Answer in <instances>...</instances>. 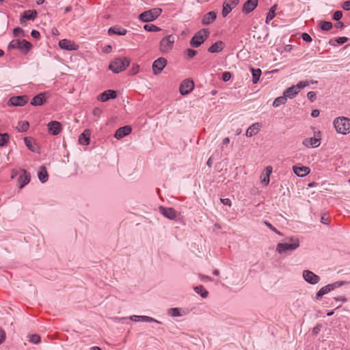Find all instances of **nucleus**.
I'll use <instances>...</instances> for the list:
<instances>
[{"label": "nucleus", "mask_w": 350, "mask_h": 350, "mask_svg": "<svg viewBox=\"0 0 350 350\" xmlns=\"http://www.w3.org/2000/svg\"><path fill=\"white\" fill-rule=\"evenodd\" d=\"M334 126L338 133L347 135L350 133V118L338 117L334 120Z\"/></svg>", "instance_id": "1"}, {"label": "nucleus", "mask_w": 350, "mask_h": 350, "mask_svg": "<svg viewBox=\"0 0 350 350\" xmlns=\"http://www.w3.org/2000/svg\"><path fill=\"white\" fill-rule=\"evenodd\" d=\"M129 64L130 59L127 57L116 58L110 63L109 69L115 73H119L124 70Z\"/></svg>", "instance_id": "2"}, {"label": "nucleus", "mask_w": 350, "mask_h": 350, "mask_svg": "<svg viewBox=\"0 0 350 350\" xmlns=\"http://www.w3.org/2000/svg\"><path fill=\"white\" fill-rule=\"evenodd\" d=\"M209 31L206 29H202L196 32L190 40L192 47L198 48L204 43L209 36Z\"/></svg>", "instance_id": "3"}, {"label": "nucleus", "mask_w": 350, "mask_h": 350, "mask_svg": "<svg viewBox=\"0 0 350 350\" xmlns=\"http://www.w3.org/2000/svg\"><path fill=\"white\" fill-rule=\"evenodd\" d=\"M32 44L25 40H13L8 45L9 49H19L23 53H27L30 51Z\"/></svg>", "instance_id": "4"}, {"label": "nucleus", "mask_w": 350, "mask_h": 350, "mask_svg": "<svg viewBox=\"0 0 350 350\" xmlns=\"http://www.w3.org/2000/svg\"><path fill=\"white\" fill-rule=\"evenodd\" d=\"M290 243H280L277 245L276 251L282 254L288 250H295L299 246V241L298 239L291 237L289 239Z\"/></svg>", "instance_id": "5"}, {"label": "nucleus", "mask_w": 350, "mask_h": 350, "mask_svg": "<svg viewBox=\"0 0 350 350\" xmlns=\"http://www.w3.org/2000/svg\"><path fill=\"white\" fill-rule=\"evenodd\" d=\"M162 10L159 8H152L142 13L139 18L142 22H152L161 15Z\"/></svg>", "instance_id": "6"}, {"label": "nucleus", "mask_w": 350, "mask_h": 350, "mask_svg": "<svg viewBox=\"0 0 350 350\" xmlns=\"http://www.w3.org/2000/svg\"><path fill=\"white\" fill-rule=\"evenodd\" d=\"M175 38L172 35L164 37L160 42L159 49L163 53H168L174 46Z\"/></svg>", "instance_id": "7"}, {"label": "nucleus", "mask_w": 350, "mask_h": 350, "mask_svg": "<svg viewBox=\"0 0 350 350\" xmlns=\"http://www.w3.org/2000/svg\"><path fill=\"white\" fill-rule=\"evenodd\" d=\"M321 133L320 131L314 133V137L306 138L303 140V145L307 148H317L321 144Z\"/></svg>", "instance_id": "8"}, {"label": "nucleus", "mask_w": 350, "mask_h": 350, "mask_svg": "<svg viewBox=\"0 0 350 350\" xmlns=\"http://www.w3.org/2000/svg\"><path fill=\"white\" fill-rule=\"evenodd\" d=\"M194 88V82L192 79H187L182 81L179 91L182 95L189 94Z\"/></svg>", "instance_id": "9"}, {"label": "nucleus", "mask_w": 350, "mask_h": 350, "mask_svg": "<svg viewBox=\"0 0 350 350\" xmlns=\"http://www.w3.org/2000/svg\"><path fill=\"white\" fill-rule=\"evenodd\" d=\"M166 65L167 60L164 57H159L154 60L152 66L154 75H157L160 74Z\"/></svg>", "instance_id": "10"}, {"label": "nucleus", "mask_w": 350, "mask_h": 350, "mask_svg": "<svg viewBox=\"0 0 350 350\" xmlns=\"http://www.w3.org/2000/svg\"><path fill=\"white\" fill-rule=\"evenodd\" d=\"M59 46L62 49L67 50V51H77L79 49V45L77 44L74 41L63 39L59 40Z\"/></svg>", "instance_id": "11"}, {"label": "nucleus", "mask_w": 350, "mask_h": 350, "mask_svg": "<svg viewBox=\"0 0 350 350\" xmlns=\"http://www.w3.org/2000/svg\"><path fill=\"white\" fill-rule=\"evenodd\" d=\"M49 132L53 135H59L62 131V124L58 121H51L47 124Z\"/></svg>", "instance_id": "12"}, {"label": "nucleus", "mask_w": 350, "mask_h": 350, "mask_svg": "<svg viewBox=\"0 0 350 350\" xmlns=\"http://www.w3.org/2000/svg\"><path fill=\"white\" fill-rule=\"evenodd\" d=\"M239 1V0H226L223 4V16L226 17L237 5Z\"/></svg>", "instance_id": "13"}, {"label": "nucleus", "mask_w": 350, "mask_h": 350, "mask_svg": "<svg viewBox=\"0 0 350 350\" xmlns=\"http://www.w3.org/2000/svg\"><path fill=\"white\" fill-rule=\"evenodd\" d=\"M303 277L306 282L312 284H315L320 280V278L317 275L308 270L304 271Z\"/></svg>", "instance_id": "14"}, {"label": "nucleus", "mask_w": 350, "mask_h": 350, "mask_svg": "<svg viewBox=\"0 0 350 350\" xmlns=\"http://www.w3.org/2000/svg\"><path fill=\"white\" fill-rule=\"evenodd\" d=\"M159 211L161 214L170 219H175L177 217V213L173 208L160 206Z\"/></svg>", "instance_id": "15"}, {"label": "nucleus", "mask_w": 350, "mask_h": 350, "mask_svg": "<svg viewBox=\"0 0 350 350\" xmlns=\"http://www.w3.org/2000/svg\"><path fill=\"white\" fill-rule=\"evenodd\" d=\"M132 131L131 126L126 125L122 127L119 128L115 133L114 137L117 139H120L124 137L129 135Z\"/></svg>", "instance_id": "16"}, {"label": "nucleus", "mask_w": 350, "mask_h": 350, "mask_svg": "<svg viewBox=\"0 0 350 350\" xmlns=\"http://www.w3.org/2000/svg\"><path fill=\"white\" fill-rule=\"evenodd\" d=\"M10 105L13 106H23L28 102L27 96H13L9 100Z\"/></svg>", "instance_id": "17"}, {"label": "nucleus", "mask_w": 350, "mask_h": 350, "mask_svg": "<svg viewBox=\"0 0 350 350\" xmlns=\"http://www.w3.org/2000/svg\"><path fill=\"white\" fill-rule=\"evenodd\" d=\"M22 174L20 175L18 182L19 183V188L22 189L26 185H27L30 182L31 176L30 174L26 171L25 170H23Z\"/></svg>", "instance_id": "18"}, {"label": "nucleus", "mask_w": 350, "mask_h": 350, "mask_svg": "<svg viewBox=\"0 0 350 350\" xmlns=\"http://www.w3.org/2000/svg\"><path fill=\"white\" fill-rule=\"evenodd\" d=\"M262 125L259 122L254 123L251 125L246 131V136L247 137H252L256 135L260 130Z\"/></svg>", "instance_id": "19"}, {"label": "nucleus", "mask_w": 350, "mask_h": 350, "mask_svg": "<svg viewBox=\"0 0 350 350\" xmlns=\"http://www.w3.org/2000/svg\"><path fill=\"white\" fill-rule=\"evenodd\" d=\"M258 0H247L243 6V12L249 13L253 11L258 5Z\"/></svg>", "instance_id": "20"}, {"label": "nucleus", "mask_w": 350, "mask_h": 350, "mask_svg": "<svg viewBox=\"0 0 350 350\" xmlns=\"http://www.w3.org/2000/svg\"><path fill=\"white\" fill-rule=\"evenodd\" d=\"M117 96V94H116V92L114 91V90H106L104 92H103L100 96V100L102 101V102H106L108 100H109L110 98H116Z\"/></svg>", "instance_id": "21"}, {"label": "nucleus", "mask_w": 350, "mask_h": 350, "mask_svg": "<svg viewBox=\"0 0 350 350\" xmlns=\"http://www.w3.org/2000/svg\"><path fill=\"white\" fill-rule=\"evenodd\" d=\"M293 170L294 173L297 176H299V177L306 176L310 172V169L308 167H306V166H301V167L293 166Z\"/></svg>", "instance_id": "22"}, {"label": "nucleus", "mask_w": 350, "mask_h": 350, "mask_svg": "<svg viewBox=\"0 0 350 350\" xmlns=\"http://www.w3.org/2000/svg\"><path fill=\"white\" fill-rule=\"evenodd\" d=\"M91 132L89 129H85L79 137V142L81 144L88 145L90 144Z\"/></svg>", "instance_id": "23"}, {"label": "nucleus", "mask_w": 350, "mask_h": 350, "mask_svg": "<svg viewBox=\"0 0 350 350\" xmlns=\"http://www.w3.org/2000/svg\"><path fill=\"white\" fill-rule=\"evenodd\" d=\"M224 46L225 44L222 41H217L208 49V51L211 53H219L224 49Z\"/></svg>", "instance_id": "24"}, {"label": "nucleus", "mask_w": 350, "mask_h": 350, "mask_svg": "<svg viewBox=\"0 0 350 350\" xmlns=\"http://www.w3.org/2000/svg\"><path fill=\"white\" fill-rule=\"evenodd\" d=\"M131 319L132 321H142L146 322H155L157 323L161 324V323L150 317L148 316H137V315H133L131 317Z\"/></svg>", "instance_id": "25"}, {"label": "nucleus", "mask_w": 350, "mask_h": 350, "mask_svg": "<svg viewBox=\"0 0 350 350\" xmlns=\"http://www.w3.org/2000/svg\"><path fill=\"white\" fill-rule=\"evenodd\" d=\"M45 100L46 98L44 94L40 93L32 98L31 104L34 106H40L45 102Z\"/></svg>", "instance_id": "26"}, {"label": "nucleus", "mask_w": 350, "mask_h": 350, "mask_svg": "<svg viewBox=\"0 0 350 350\" xmlns=\"http://www.w3.org/2000/svg\"><path fill=\"white\" fill-rule=\"evenodd\" d=\"M273 168L271 166H267L263 174L261 175V181L265 185H268L269 183V176L272 172Z\"/></svg>", "instance_id": "27"}, {"label": "nucleus", "mask_w": 350, "mask_h": 350, "mask_svg": "<svg viewBox=\"0 0 350 350\" xmlns=\"http://www.w3.org/2000/svg\"><path fill=\"white\" fill-rule=\"evenodd\" d=\"M108 33L110 36L113 34L122 36L126 33V30L118 25H115L114 27L109 29Z\"/></svg>", "instance_id": "28"}, {"label": "nucleus", "mask_w": 350, "mask_h": 350, "mask_svg": "<svg viewBox=\"0 0 350 350\" xmlns=\"http://www.w3.org/2000/svg\"><path fill=\"white\" fill-rule=\"evenodd\" d=\"M37 16V12L35 10H26L21 15V22L23 19L26 20H34Z\"/></svg>", "instance_id": "29"}, {"label": "nucleus", "mask_w": 350, "mask_h": 350, "mask_svg": "<svg viewBox=\"0 0 350 350\" xmlns=\"http://www.w3.org/2000/svg\"><path fill=\"white\" fill-rule=\"evenodd\" d=\"M299 92L297 90V88H295V85H293L284 92V95L286 98H293Z\"/></svg>", "instance_id": "30"}, {"label": "nucleus", "mask_w": 350, "mask_h": 350, "mask_svg": "<svg viewBox=\"0 0 350 350\" xmlns=\"http://www.w3.org/2000/svg\"><path fill=\"white\" fill-rule=\"evenodd\" d=\"M48 173L44 166H42L38 172V178L42 183H45L48 180Z\"/></svg>", "instance_id": "31"}, {"label": "nucleus", "mask_w": 350, "mask_h": 350, "mask_svg": "<svg viewBox=\"0 0 350 350\" xmlns=\"http://www.w3.org/2000/svg\"><path fill=\"white\" fill-rule=\"evenodd\" d=\"M217 12L211 11L206 14L202 19V22H212L216 19Z\"/></svg>", "instance_id": "32"}, {"label": "nucleus", "mask_w": 350, "mask_h": 350, "mask_svg": "<svg viewBox=\"0 0 350 350\" xmlns=\"http://www.w3.org/2000/svg\"><path fill=\"white\" fill-rule=\"evenodd\" d=\"M251 71L252 73V81L253 83L256 84L259 81L260 77L261 75V70L259 68L254 69L253 68H251Z\"/></svg>", "instance_id": "33"}, {"label": "nucleus", "mask_w": 350, "mask_h": 350, "mask_svg": "<svg viewBox=\"0 0 350 350\" xmlns=\"http://www.w3.org/2000/svg\"><path fill=\"white\" fill-rule=\"evenodd\" d=\"M317 81H299L296 85H295V88H297V90L299 92L301 89L304 88L306 86H308L310 84H314L317 83Z\"/></svg>", "instance_id": "34"}, {"label": "nucleus", "mask_w": 350, "mask_h": 350, "mask_svg": "<svg viewBox=\"0 0 350 350\" xmlns=\"http://www.w3.org/2000/svg\"><path fill=\"white\" fill-rule=\"evenodd\" d=\"M287 101L286 97L283 94L282 96H279L275 99L273 103V106L274 107H278L282 105H284Z\"/></svg>", "instance_id": "35"}, {"label": "nucleus", "mask_w": 350, "mask_h": 350, "mask_svg": "<svg viewBox=\"0 0 350 350\" xmlns=\"http://www.w3.org/2000/svg\"><path fill=\"white\" fill-rule=\"evenodd\" d=\"M29 124L27 121H21L18 123V126L16 129L18 131L25 132L27 131L29 129Z\"/></svg>", "instance_id": "36"}, {"label": "nucleus", "mask_w": 350, "mask_h": 350, "mask_svg": "<svg viewBox=\"0 0 350 350\" xmlns=\"http://www.w3.org/2000/svg\"><path fill=\"white\" fill-rule=\"evenodd\" d=\"M276 10L277 5H274L271 8L269 12L267 14L266 22L271 21L277 15V14L275 13Z\"/></svg>", "instance_id": "37"}, {"label": "nucleus", "mask_w": 350, "mask_h": 350, "mask_svg": "<svg viewBox=\"0 0 350 350\" xmlns=\"http://www.w3.org/2000/svg\"><path fill=\"white\" fill-rule=\"evenodd\" d=\"M194 291L196 293H197L198 294L200 293V295L204 298L206 297L208 294V291L204 288L203 286H199L194 287Z\"/></svg>", "instance_id": "38"}, {"label": "nucleus", "mask_w": 350, "mask_h": 350, "mask_svg": "<svg viewBox=\"0 0 350 350\" xmlns=\"http://www.w3.org/2000/svg\"><path fill=\"white\" fill-rule=\"evenodd\" d=\"M24 142L27 147L32 152H35L36 150L33 147L34 141L31 137H25Z\"/></svg>", "instance_id": "39"}, {"label": "nucleus", "mask_w": 350, "mask_h": 350, "mask_svg": "<svg viewBox=\"0 0 350 350\" xmlns=\"http://www.w3.org/2000/svg\"><path fill=\"white\" fill-rule=\"evenodd\" d=\"M331 291V289L329 286V285H326L323 287H322L317 293V298L319 299L320 297H321L322 296H323L324 295L328 293L329 292Z\"/></svg>", "instance_id": "40"}, {"label": "nucleus", "mask_w": 350, "mask_h": 350, "mask_svg": "<svg viewBox=\"0 0 350 350\" xmlns=\"http://www.w3.org/2000/svg\"><path fill=\"white\" fill-rule=\"evenodd\" d=\"M349 284V282L347 281H338L336 282H334L332 284H328L331 291L334 290L335 288H339L343 285Z\"/></svg>", "instance_id": "41"}, {"label": "nucleus", "mask_w": 350, "mask_h": 350, "mask_svg": "<svg viewBox=\"0 0 350 350\" xmlns=\"http://www.w3.org/2000/svg\"><path fill=\"white\" fill-rule=\"evenodd\" d=\"M10 139V135L8 133H0V146H5Z\"/></svg>", "instance_id": "42"}, {"label": "nucleus", "mask_w": 350, "mask_h": 350, "mask_svg": "<svg viewBox=\"0 0 350 350\" xmlns=\"http://www.w3.org/2000/svg\"><path fill=\"white\" fill-rule=\"evenodd\" d=\"M29 341L33 344H38L40 342V336L38 334L29 335Z\"/></svg>", "instance_id": "43"}, {"label": "nucleus", "mask_w": 350, "mask_h": 350, "mask_svg": "<svg viewBox=\"0 0 350 350\" xmlns=\"http://www.w3.org/2000/svg\"><path fill=\"white\" fill-rule=\"evenodd\" d=\"M185 54L188 58L190 59L193 58L197 54V51L193 49H187V50H185Z\"/></svg>", "instance_id": "44"}, {"label": "nucleus", "mask_w": 350, "mask_h": 350, "mask_svg": "<svg viewBox=\"0 0 350 350\" xmlns=\"http://www.w3.org/2000/svg\"><path fill=\"white\" fill-rule=\"evenodd\" d=\"M144 29L146 30V31H159V28L157 27V26L152 25V24H146L144 25Z\"/></svg>", "instance_id": "45"}, {"label": "nucleus", "mask_w": 350, "mask_h": 350, "mask_svg": "<svg viewBox=\"0 0 350 350\" xmlns=\"http://www.w3.org/2000/svg\"><path fill=\"white\" fill-rule=\"evenodd\" d=\"M321 28L324 31H328L332 28V23H321Z\"/></svg>", "instance_id": "46"}, {"label": "nucleus", "mask_w": 350, "mask_h": 350, "mask_svg": "<svg viewBox=\"0 0 350 350\" xmlns=\"http://www.w3.org/2000/svg\"><path fill=\"white\" fill-rule=\"evenodd\" d=\"M170 314L173 317H179L180 316V313L179 309L177 308H174L170 310Z\"/></svg>", "instance_id": "47"}, {"label": "nucleus", "mask_w": 350, "mask_h": 350, "mask_svg": "<svg viewBox=\"0 0 350 350\" xmlns=\"http://www.w3.org/2000/svg\"><path fill=\"white\" fill-rule=\"evenodd\" d=\"M342 16V13L341 11H336L334 12L333 15V19L335 21H339Z\"/></svg>", "instance_id": "48"}, {"label": "nucleus", "mask_w": 350, "mask_h": 350, "mask_svg": "<svg viewBox=\"0 0 350 350\" xmlns=\"http://www.w3.org/2000/svg\"><path fill=\"white\" fill-rule=\"evenodd\" d=\"M301 38H302L304 41H306V42H312V38H311V36H310L308 33H303L301 34Z\"/></svg>", "instance_id": "49"}, {"label": "nucleus", "mask_w": 350, "mask_h": 350, "mask_svg": "<svg viewBox=\"0 0 350 350\" xmlns=\"http://www.w3.org/2000/svg\"><path fill=\"white\" fill-rule=\"evenodd\" d=\"M6 334L5 331L0 328V345H1L5 340Z\"/></svg>", "instance_id": "50"}, {"label": "nucleus", "mask_w": 350, "mask_h": 350, "mask_svg": "<svg viewBox=\"0 0 350 350\" xmlns=\"http://www.w3.org/2000/svg\"><path fill=\"white\" fill-rule=\"evenodd\" d=\"M307 97L311 102H313L316 99V93L312 91L309 92L307 94Z\"/></svg>", "instance_id": "51"}, {"label": "nucleus", "mask_w": 350, "mask_h": 350, "mask_svg": "<svg viewBox=\"0 0 350 350\" xmlns=\"http://www.w3.org/2000/svg\"><path fill=\"white\" fill-rule=\"evenodd\" d=\"M231 78V74L229 72H224L222 74V79L224 81H228Z\"/></svg>", "instance_id": "52"}, {"label": "nucleus", "mask_w": 350, "mask_h": 350, "mask_svg": "<svg viewBox=\"0 0 350 350\" xmlns=\"http://www.w3.org/2000/svg\"><path fill=\"white\" fill-rule=\"evenodd\" d=\"M139 66L137 65V64H133L132 68H131V74L132 75H136L137 73L139 72Z\"/></svg>", "instance_id": "53"}, {"label": "nucleus", "mask_w": 350, "mask_h": 350, "mask_svg": "<svg viewBox=\"0 0 350 350\" xmlns=\"http://www.w3.org/2000/svg\"><path fill=\"white\" fill-rule=\"evenodd\" d=\"M348 40V38L347 37H339L338 38L336 39V42L338 44H344L345 42H346Z\"/></svg>", "instance_id": "54"}, {"label": "nucleus", "mask_w": 350, "mask_h": 350, "mask_svg": "<svg viewBox=\"0 0 350 350\" xmlns=\"http://www.w3.org/2000/svg\"><path fill=\"white\" fill-rule=\"evenodd\" d=\"M321 327H322L321 325H319H319H316V326L312 329V334H314V335L318 334L320 332V331H321Z\"/></svg>", "instance_id": "55"}, {"label": "nucleus", "mask_w": 350, "mask_h": 350, "mask_svg": "<svg viewBox=\"0 0 350 350\" xmlns=\"http://www.w3.org/2000/svg\"><path fill=\"white\" fill-rule=\"evenodd\" d=\"M265 225L269 228L271 229L272 231L275 232V233H278L279 234L280 232L278 231V230L274 227L268 221H265Z\"/></svg>", "instance_id": "56"}, {"label": "nucleus", "mask_w": 350, "mask_h": 350, "mask_svg": "<svg viewBox=\"0 0 350 350\" xmlns=\"http://www.w3.org/2000/svg\"><path fill=\"white\" fill-rule=\"evenodd\" d=\"M22 31H23V30L20 27H16V28L14 29V30H13V33L15 36H19L21 35V33H22Z\"/></svg>", "instance_id": "57"}, {"label": "nucleus", "mask_w": 350, "mask_h": 350, "mask_svg": "<svg viewBox=\"0 0 350 350\" xmlns=\"http://www.w3.org/2000/svg\"><path fill=\"white\" fill-rule=\"evenodd\" d=\"M342 8L345 10H350V1H345L342 4Z\"/></svg>", "instance_id": "58"}, {"label": "nucleus", "mask_w": 350, "mask_h": 350, "mask_svg": "<svg viewBox=\"0 0 350 350\" xmlns=\"http://www.w3.org/2000/svg\"><path fill=\"white\" fill-rule=\"evenodd\" d=\"M220 200L224 205L231 206V201L229 198H221Z\"/></svg>", "instance_id": "59"}, {"label": "nucleus", "mask_w": 350, "mask_h": 350, "mask_svg": "<svg viewBox=\"0 0 350 350\" xmlns=\"http://www.w3.org/2000/svg\"><path fill=\"white\" fill-rule=\"evenodd\" d=\"M199 277L201 279L202 281L206 282V281H211V278L207 275H204L202 274H199Z\"/></svg>", "instance_id": "60"}, {"label": "nucleus", "mask_w": 350, "mask_h": 350, "mask_svg": "<svg viewBox=\"0 0 350 350\" xmlns=\"http://www.w3.org/2000/svg\"><path fill=\"white\" fill-rule=\"evenodd\" d=\"M31 35L33 38H34L36 39H38L40 38V33H39V31H38L36 30H32Z\"/></svg>", "instance_id": "61"}, {"label": "nucleus", "mask_w": 350, "mask_h": 350, "mask_svg": "<svg viewBox=\"0 0 350 350\" xmlns=\"http://www.w3.org/2000/svg\"><path fill=\"white\" fill-rule=\"evenodd\" d=\"M334 299L336 301H340L342 302H346L347 301V299L345 296H339L334 297Z\"/></svg>", "instance_id": "62"}, {"label": "nucleus", "mask_w": 350, "mask_h": 350, "mask_svg": "<svg viewBox=\"0 0 350 350\" xmlns=\"http://www.w3.org/2000/svg\"><path fill=\"white\" fill-rule=\"evenodd\" d=\"M320 111L318 109H314L312 111L311 116L313 118H317L319 116Z\"/></svg>", "instance_id": "63"}, {"label": "nucleus", "mask_w": 350, "mask_h": 350, "mask_svg": "<svg viewBox=\"0 0 350 350\" xmlns=\"http://www.w3.org/2000/svg\"><path fill=\"white\" fill-rule=\"evenodd\" d=\"M111 46L110 45H107L105 46V48H104L105 53H108L111 52Z\"/></svg>", "instance_id": "64"}]
</instances>
